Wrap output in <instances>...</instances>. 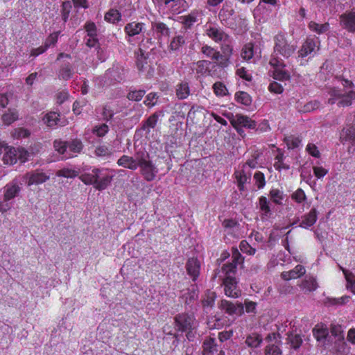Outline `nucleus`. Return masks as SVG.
Listing matches in <instances>:
<instances>
[{
	"instance_id": "f257e3e1",
	"label": "nucleus",
	"mask_w": 355,
	"mask_h": 355,
	"mask_svg": "<svg viewBox=\"0 0 355 355\" xmlns=\"http://www.w3.org/2000/svg\"><path fill=\"white\" fill-rule=\"evenodd\" d=\"M274 55L277 57L278 55L284 58H289L296 51L297 46L295 44L288 42L286 36L282 33L276 35L274 37Z\"/></svg>"
},
{
	"instance_id": "f03ea898",
	"label": "nucleus",
	"mask_w": 355,
	"mask_h": 355,
	"mask_svg": "<svg viewBox=\"0 0 355 355\" xmlns=\"http://www.w3.org/2000/svg\"><path fill=\"white\" fill-rule=\"evenodd\" d=\"M223 284L227 296L237 298L241 295V291L237 288L236 279L230 275L223 277Z\"/></svg>"
},
{
	"instance_id": "7ed1b4c3",
	"label": "nucleus",
	"mask_w": 355,
	"mask_h": 355,
	"mask_svg": "<svg viewBox=\"0 0 355 355\" xmlns=\"http://www.w3.org/2000/svg\"><path fill=\"white\" fill-rule=\"evenodd\" d=\"M270 64L277 69L274 71V78L279 80H286L290 78V74L288 71L282 69L286 67L282 59L278 57H272L270 60Z\"/></svg>"
},
{
	"instance_id": "20e7f679",
	"label": "nucleus",
	"mask_w": 355,
	"mask_h": 355,
	"mask_svg": "<svg viewBox=\"0 0 355 355\" xmlns=\"http://www.w3.org/2000/svg\"><path fill=\"white\" fill-rule=\"evenodd\" d=\"M340 26L349 33L355 32V10L346 11L339 17Z\"/></svg>"
},
{
	"instance_id": "39448f33",
	"label": "nucleus",
	"mask_w": 355,
	"mask_h": 355,
	"mask_svg": "<svg viewBox=\"0 0 355 355\" xmlns=\"http://www.w3.org/2000/svg\"><path fill=\"white\" fill-rule=\"evenodd\" d=\"M234 13L232 3L225 1L218 12V19L223 24L230 27L234 25V23L230 22V20Z\"/></svg>"
},
{
	"instance_id": "423d86ee",
	"label": "nucleus",
	"mask_w": 355,
	"mask_h": 355,
	"mask_svg": "<svg viewBox=\"0 0 355 355\" xmlns=\"http://www.w3.org/2000/svg\"><path fill=\"white\" fill-rule=\"evenodd\" d=\"M105 77L110 80V83H120L125 78V69L119 64H113L112 68L107 69Z\"/></svg>"
},
{
	"instance_id": "0eeeda50",
	"label": "nucleus",
	"mask_w": 355,
	"mask_h": 355,
	"mask_svg": "<svg viewBox=\"0 0 355 355\" xmlns=\"http://www.w3.org/2000/svg\"><path fill=\"white\" fill-rule=\"evenodd\" d=\"M219 308L231 315H241L244 313V306L242 303L234 304L226 300H222L220 301Z\"/></svg>"
},
{
	"instance_id": "6e6552de",
	"label": "nucleus",
	"mask_w": 355,
	"mask_h": 355,
	"mask_svg": "<svg viewBox=\"0 0 355 355\" xmlns=\"http://www.w3.org/2000/svg\"><path fill=\"white\" fill-rule=\"evenodd\" d=\"M194 318L187 313H180L175 317V323L179 331H187L193 326Z\"/></svg>"
},
{
	"instance_id": "1a4fd4ad",
	"label": "nucleus",
	"mask_w": 355,
	"mask_h": 355,
	"mask_svg": "<svg viewBox=\"0 0 355 355\" xmlns=\"http://www.w3.org/2000/svg\"><path fill=\"white\" fill-rule=\"evenodd\" d=\"M139 166L141 175L146 181L151 182L155 180L158 173V169L151 161H148Z\"/></svg>"
},
{
	"instance_id": "9d476101",
	"label": "nucleus",
	"mask_w": 355,
	"mask_h": 355,
	"mask_svg": "<svg viewBox=\"0 0 355 355\" xmlns=\"http://www.w3.org/2000/svg\"><path fill=\"white\" fill-rule=\"evenodd\" d=\"M205 33L207 35L216 42H227L229 36L222 29L216 26L207 27Z\"/></svg>"
},
{
	"instance_id": "9b49d317",
	"label": "nucleus",
	"mask_w": 355,
	"mask_h": 355,
	"mask_svg": "<svg viewBox=\"0 0 355 355\" xmlns=\"http://www.w3.org/2000/svg\"><path fill=\"white\" fill-rule=\"evenodd\" d=\"M25 178L27 180V184L28 186L42 184L49 179V175L38 170L27 173L25 175Z\"/></svg>"
},
{
	"instance_id": "f8f14e48",
	"label": "nucleus",
	"mask_w": 355,
	"mask_h": 355,
	"mask_svg": "<svg viewBox=\"0 0 355 355\" xmlns=\"http://www.w3.org/2000/svg\"><path fill=\"white\" fill-rule=\"evenodd\" d=\"M231 124L233 127H245L250 129H254L256 127V122L252 120L250 117L242 114H236V116L230 120Z\"/></svg>"
},
{
	"instance_id": "ddd939ff",
	"label": "nucleus",
	"mask_w": 355,
	"mask_h": 355,
	"mask_svg": "<svg viewBox=\"0 0 355 355\" xmlns=\"http://www.w3.org/2000/svg\"><path fill=\"white\" fill-rule=\"evenodd\" d=\"M186 269L193 281H196L200 274V263L199 260L196 257L189 258L186 263Z\"/></svg>"
},
{
	"instance_id": "4468645a",
	"label": "nucleus",
	"mask_w": 355,
	"mask_h": 355,
	"mask_svg": "<svg viewBox=\"0 0 355 355\" xmlns=\"http://www.w3.org/2000/svg\"><path fill=\"white\" fill-rule=\"evenodd\" d=\"M144 28V24L142 22L132 21L128 23L124 27V31L129 37L128 42H131L130 37L139 35Z\"/></svg>"
},
{
	"instance_id": "2eb2a0df",
	"label": "nucleus",
	"mask_w": 355,
	"mask_h": 355,
	"mask_svg": "<svg viewBox=\"0 0 355 355\" xmlns=\"http://www.w3.org/2000/svg\"><path fill=\"white\" fill-rule=\"evenodd\" d=\"M306 272V269L302 265H297L293 270L289 271L283 272L281 274V277L283 279L286 281H288L293 279H297L302 275H304Z\"/></svg>"
},
{
	"instance_id": "dca6fc26",
	"label": "nucleus",
	"mask_w": 355,
	"mask_h": 355,
	"mask_svg": "<svg viewBox=\"0 0 355 355\" xmlns=\"http://www.w3.org/2000/svg\"><path fill=\"white\" fill-rule=\"evenodd\" d=\"M317 218L318 211L315 208H312L308 214L302 217V222L299 226L305 229L309 228L315 223Z\"/></svg>"
},
{
	"instance_id": "f3484780",
	"label": "nucleus",
	"mask_w": 355,
	"mask_h": 355,
	"mask_svg": "<svg viewBox=\"0 0 355 355\" xmlns=\"http://www.w3.org/2000/svg\"><path fill=\"white\" fill-rule=\"evenodd\" d=\"M151 28L155 31L158 39L162 37H168L170 35V29L166 24L161 21H154L151 23Z\"/></svg>"
},
{
	"instance_id": "a211bd4d",
	"label": "nucleus",
	"mask_w": 355,
	"mask_h": 355,
	"mask_svg": "<svg viewBox=\"0 0 355 355\" xmlns=\"http://www.w3.org/2000/svg\"><path fill=\"white\" fill-rule=\"evenodd\" d=\"M102 170L99 168H94L92 171L91 173H85L81 175L79 178L80 180L85 184L94 185L95 188V184L98 180V178H100V173H101Z\"/></svg>"
},
{
	"instance_id": "6ab92c4d",
	"label": "nucleus",
	"mask_w": 355,
	"mask_h": 355,
	"mask_svg": "<svg viewBox=\"0 0 355 355\" xmlns=\"http://www.w3.org/2000/svg\"><path fill=\"white\" fill-rule=\"evenodd\" d=\"M299 286L305 292H313L318 288V285L315 277L306 275L299 284Z\"/></svg>"
},
{
	"instance_id": "aec40b11",
	"label": "nucleus",
	"mask_w": 355,
	"mask_h": 355,
	"mask_svg": "<svg viewBox=\"0 0 355 355\" xmlns=\"http://www.w3.org/2000/svg\"><path fill=\"white\" fill-rule=\"evenodd\" d=\"M21 190L20 187L16 182L8 184L4 187V200L8 201L18 195Z\"/></svg>"
},
{
	"instance_id": "412c9836",
	"label": "nucleus",
	"mask_w": 355,
	"mask_h": 355,
	"mask_svg": "<svg viewBox=\"0 0 355 355\" xmlns=\"http://www.w3.org/2000/svg\"><path fill=\"white\" fill-rule=\"evenodd\" d=\"M259 209L261 211V218L262 220L268 218L271 215L270 202L265 196H261L259 199Z\"/></svg>"
},
{
	"instance_id": "4be33fe9",
	"label": "nucleus",
	"mask_w": 355,
	"mask_h": 355,
	"mask_svg": "<svg viewBox=\"0 0 355 355\" xmlns=\"http://www.w3.org/2000/svg\"><path fill=\"white\" fill-rule=\"evenodd\" d=\"M117 164L133 171L138 168V164L136 163V160L134 159V157L128 155L121 156L118 159Z\"/></svg>"
},
{
	"instance_id": "5701e85b",
	"label": "nucleus",
	"mask_w": 355,
	"mask_h": 355,
	"mask_svg": "<svg viewBox=\"0 0 355 355\" xmlns=\"http://www.w3.org/2000/svg\"><path fill=\"white\" fill-rule=\"evenodd\" d=\"M222 54L220 53V60L218 64L220 67H225L228 64L229 58L232 52V48L227 44H222L221 46Z\"/></svg>"
},
{
	"instance_id": "b1692460",
	"label": "nucleus",
	"mask_w": 355,
	"mask_h": 355,
	"mask_svg": "<svg viewBox=\"0 0 355 355\" xmlns=\"http://www.w3.org/2000/svg\"><path fill=\"white\" fill-rule=\"evenodd\" d=\"M313 334L318 341L324 343L329 335V330L324 325L318 324L313 328Z\"/></svg>"
},
{
	"instance_id": "393cba45",
	"label": "nucleus",
	"mask_w": 355,
	"mask_h": 355,
	"mask_svg": "<svg viewBox=\"0 0 355 355\" xmlns=\"http://www.w3.org/2000/svg\"><path fill=\"white\" fill-rule=\"evenodd\" d=\"M315 47V43L312 40H306L298 51L299 57L305 58L311 54Z\"/></svg>"
},
{
	"instance_id": "a878e982",
	"label": "nucleus",
	"mask_w": 355,
	"mask_h": 355,
	"mask_svg": "<svg viewBox=\"0 0 355 355\" xmlns=\"http://www.w3.org/2000/svg\"><path fill=\"white\" fill-rule=\"evenodd\" d=\"M198 15L197 12L193 11L187 15L180 17L181 23L183 24L184 29L191 28L193 24L197 21Z\"/></svg>"
},
{
	"instance_id": "bb28decb",
	"label": "nucleus",
	"mask_w": 355,
	"mask_h": 355,
	"mask_svg": "<svg viewBox=\"0 0 355 355\" xmlns=\"http://www.w3.org/2000/svg\"><path fill=\"white\" fill-rule=\"evenodd\" d=\"M73 76V67L69 63H64L61 65L58 76L59 79L67 80Z\"/></svg>"
},
{
	"instance_id": "cd10ccee",
	"label": "nucleus",
	"mask_w": 355,
	"mask_h": 355,
	"mask_svg": "<svg viewBox=\"0 0 355 355\" xmlns=\"http://www.w3.org/2000/svg\"><path fill=\"white\" fill-rule=\"evenodd\" d=\"M302 338L300 334H295L291 332L287 333L286 343L290 345L292 349H297L302 344Z\"/></svg>"
},
{
	"instance_id": "c85d7f7f",
	"label": "nucleus",
	"mask_w": 355,
	"mask_h": 355,
	"mask_svg": "<svg viewBox=\"0 0 355 355\" xmlns=\"http://www.w3.org/2000/svg\"><path fill=\"white\" fill-rule=\"evenodd\" d=\"M176 96L180 100L187 98L190 94V89L187 82L179 83L176 86Z\"/></svg>"
},
{
	"instance_id": "c756f323",
	"label": "nucleus",
	"mask_w": 355,
	"mask_h": 355,
	"mask_svg": "<svg viewBox=\"0 0 355 355\" xmlns=\"http://www.w3.org/2000/svg\"><path fill=\"white\" fill-rule=\"evenodd\" d=\"M159 118V115L157 112L150 115L143 123L141 130L146 131L149 133L150 129L154 128L156 126Z\"/></svg>"
},
{
	"instance_id": "7c9ffc66",
	"label": "nucleus",
	"mask_w": 355,
	"mask_h": 355,
	"mask_svg": "<svg viewBox=\"0 0 355 355\" xmlns=\"http://www.w3.org/2000/svg\"><path fill=\"white\" fill-rule=\"evenodd\" d=\"M84 145L82 141L79 139H73L70 141H67V148L69 152L74 154L80 153L83 149Z\"/></svg>"
},
{
	"instance_id": "2f4dec72",
	"label": "nucleus",
	"mask_w": 355,
	"mask_h": 355,
	"mask_svg": "<svg viewBox=\"0 0 355 355\" xmlns=\"http://www.w3.org/2000/svg\"><path fill=\"white\" fill-rule=\"evenodd\" d=\"M235 178L236 179L239 191H244L245 184L250 179V176H248L244 170L242 171H236L234 172Z\"/></svg>"
},
{
	"instance_id": "473e14b6",
	"label": "nucleus",
	"mask_w": 355,
	"mask_h": 355,
	"mask_svg": "<svg viewBox=\"0 0 355 355\" xmlns=\"http://www.w3.org/2000/svg\"><path fill=\"white\" fill-rule=\"evenodd\" d=\"M201 52L207 58H210L212 60L219 61L220 56V53L214 48L205 45L201 48Z\"/></svg>"
},
{
	"instance_id": "72a5a7b5",
	"label": "nucleus",
	"mask_w": 355,
	"mask_h": 355,
	"mask_svg": "<svg viewBox=\"0 0 355 355\" xmlns=\"http://www.w3.org/2000/svg\"><path fill=\"white\" fill-rule=\"evenodd\" d=\"M112 180V176L108 175L101 176L100 175V178H98V180L95 184V189L98 191L105 189L110 184Z\"/></svg>"
},
{
	"instance_id": "f704fd0d",
	"label": "nucleus",
	"mask_w": 355,
	"mask_h": 355,
	"mask_svg": "<svg viewBox=\"0 0 355 355\" xmlns=\"http://www.w3.org/2000/svg\"><path fill=\"white\" fill-rule=\"evenodd\" d=\"M203 355H211L214 351H216V345L214 338H209L203 343Z\"/></svg>"
},
{
	"instance_id": "c9c22d12",
	"label": "nucleus",
	"mask_w": 355,
	"mask_h": 355,
	"mask_svg": "<svg viewBox=\"0 0 355 355\" xmlns=\"http://www.w3.org/2000/svg\"><path fill=\"white\" fill-rule=\"evenodd\" d=\"M262 343V338L259 334H252L247 336L245 340L246 345L252 348L258 347Z\"/></svg>"
},
{
	"instance_id": "e433bc0d",
	"label": "nucleus",
	"mask_w": 355,
	"mask_h": 355,
	"mask_svg": "<svg viewBox=\"0 0 355 355\" xmlns=\"http://www.w3.org/2000/svg\"><path fill=\"white\" fill-rule=\"evenodd\" d=\"M309 28H310L311 31L318 34H322L326 33L329 30V23L320 24L315 21H311L309 24Z\"/></svg>"
},
{
	"instance_id": "4c0bfd02",
	"label": "nucleus",
	"mask_w": 355,
	"mask_h": 355,
	"mask_svg": "<svg viewBox=\"0 0 355 355\" xmlns=\"http://www.w3.org/2000/svg\"><path fill=\"white\" fill-rule=\"evenodd\" d=\"M355 99V92L350 91L349 92H345L342 96L341 98L338 103L339 106L345 107L349 106L352 104V101Z\"/></svg>"
},
{
	"instance_id": "58836bf2",
	"label": "nucleus",
	"mask_w": 355,
	"mask_h": 355,
	"mask_svg": "<svg viewBox=\"0 0 355 355\" xmlns=\"http://www.w3.org/2000/svg\"><path fill=\"white\" fill-rule=\"evenodd\" d=\"M149 154L144 149H140L137 150L135 154L134 159L136 160V163L139 165H141L148 161Z\"/></svg>"
},
{
	"instance_id": "ea45409f",
	"label": "nucleus",
	"mask_w": 355,
	"mask_h": 355,
	"mask_svg": "<svg viewBox=\"0 0 355 355\" xmlns=\"http://www.w3.org/2000/svg\"><path fill=\"white\" fill-rule=\"evenodd\" d=\"M18 119V113L16 110H9L2 116V120L6 125H10Z\"/></svg>"
},
{
	"instance_id": "a19ab883",
	"label": "nucleus",
	"mask_w": 355,
	"mask_h": 355,
	"mask_svg": "<svg viewBox=\"0 0 355 355\" xmlns=\"http://www.w3.org/2000/svg\"><path fill=\"white\" fill-rule=\"evenodd\" d=\"M235 98L238 103L245 105H250L252 103L251 96L245 92H238L235 94Z\"/></svg>"
},
{
	"instance_id": "79ce46f5",
	"label": "nucleus",
	"mask_w": 355,
	"mask_h": 355,
	"mask_svg": "<svg viewBox=\"0 0 355 355\" xmlns=\"http://www.w3.org/2000/svg\"><path fill=\"white\" fill-rule=\"evenodd\" d=\"M3 160L4 164L10 165L14 164L17 162V159L15 148H10L3 155Z\"/></svg>"
},
{
	"instance_id": "37998d69",
	"label": "nucleus",
	"mask_w": 355,
	"mask_h": 355,
	"mask_svg": "<svg viewBox=\"0 0 355 355\" xmlns=\"http://www.w3.org/2000/svg\"><path fill=\"white\" fill-rule=\"evenodd\" d=\"M148 55H146L144 51L139 49L137 53V67L139 71H143L144 65L147 64L146 60Z\"/></svg>"
},
{
	"instance_id": "c03bdc74",
	"label": "nucleus",
	"mask_w": 355,
	"mask_h": 355,
	"mask_svg": "<svg viewBox=\"0 0 355 355\" xmlns=\"http://www.w3.org/2000/svg\"><path fill=\"white\" fill-rule=\"evenodd\" d=\"M60 115L56 112H51L46 115L44 118V123L49 127H53L58 124V121L60 120Z\"/></svg>"
},
{
	"instance_id": "a18cd8bd",
	"label": "nucleus",
	"mask_w": 355,
	"mask_h": 355,
	"mask_svg": "<svg viewBox=\"0 0 355 355\" xmlns=\"http://www.w3.org/2000/svg\"><path fill=\"white\" fill-rule=\"evenodd\" d=\"M185 43V40L184 36L178 35L173 38L170 44V49L172 51L178 50L182 46H183Z\"/></svg>"
},
{
	"instance_id": "49530a36",
	"label": "nucleus",
	"mask_w": 355,
	"mask_h": 355,
	"mask_svg": "<svg viewBox=\"0 0 355 355\" xmlns=\"http://www.w3.org/2000/svg\"><path fill=\"white\" fill-rule=\"evenodd\" d=\"M254 55V46L252 43L246 44L241 51V56L246 60H250Z\"/></svg>"
},
{
	"instance_id": "de8ad7c7",
	"label": "nucleus",
	"mask_w": 355,
	"mask_h": 355,
	"mask_svg": "<svg viewBox=\"0 0 355 355\" xmlns=\"http://www.w3.org/2000/svg\"><path fill=\"white\" fill-rule=\"evenodd\" d=\"M121 13L117 10L111 9L105 15V20L115 23L120 20Z\"/></svg>"
},
{
	"instance_id": "09e8293b",
	"label": "nucleus",
	"mask_w": 355,
	"mask_h": 355,
	"mask_svg": "<svg viewBox=\"0 0 355 355\" xmlns=\"http://www.w3.org/2000/svg\"><path fill=\"white\" fill-rule=\"evenodd\" d=\"M78 173L71 168H64L56 172V175L58 177H64L67 178H73L78 176Z\"/></svg>"
},
{
	"instance_id": "8fccbe9b",
	"label": "nucleus",
	"mask_w": 355,
	"mask_h": 355,
	"mask_svg": "<svg viewBox=\"0 0 355 355\" xmlns=\"http://www.w3.org/2000/svg\"><path fill=\"white\" fill-rule=\"evenodd\" d=\"M17 159H19L21 162L27 161L31 155V153L22 147L15 148Z\"/></svg>"
},
{
	"instance_id": "3c124183",
	"label": "nucleus",
	"mask_w": 355,
	"mask_h": 355,
	"mask_svg": "<svg viewBox=\"0 0 355 355\" xmlns=\"http://www.w3.org/2000/svg\"><path fill=\"white\" fill-rule=\"evenodd\" d=\"M270 196L272 202L277 205H282L284 198L283 192L279 189H272L270 191Z\"/></svg>"
},
{
	"instance_id": "603ef678",
	"label": "nucleus",
	"mask_w": 355,
	"mask_h": 355,
	"mask_svg": "<svg viewBox=\"0 0 355 355\" xmlns=\"http://www.w3.org/2000/svg\"><path fill=\"white\" fill-rule=\"evenodd\" d=\"M211 62L205 60L198 61L196 64L197 66L196 72L197 73L204 74L209 71V67Z\"/></svg>"
},
{
	"instance_id": "864d4df0",
	"label": "nucleus",
	"mask_w": 355,
	"mask_h": 355,
	"mask_svg": "<svg viewBox=\"0 0 355 355\" xmlns=\"http://www.w3.org/2000/svg\"><path fill=\"white\" fill-rule=\"evenodd\" d=\"M216 294L215 292L208 291L205 295V298L202 301L204 306L212 307L214 304Z\"/></svg>"
},
{
	"instance_id": "5fc2aeb1",
	"label": "nucleus",
	"mask_w": 355,
	"mask_h": 355,
	"mask_svg": "<svg viewBox=\"0 0 355 355\" xmlns=\"http://www.w3.org/2000/svg\"><path fill=\"white\" fill-rule=\"evenodd\" d=\"M284 141L286 144V146L288 149H294L299 147L301 144V140L298 137H295L293 136L286 137L284 139Z\"/></svg>"
},
{
	"instance_id": "6e6d98bb",
	"label": "nucleus",
	"mask_w": 355,
	"mask_h": 355,
	"mask_svg": "<svg viewBox=\"0 0 355 355\" xmlns=\"http://www.w3.org/2000/svg\"><path fill=\"white\" fill-rule=\"evenodd\" d=\"M255 184L259 189H263L266 185L265 175L261 171H257L254 174Z\"/></svg>"
},
{
	"instance_id": "4d7b16f0",
	"label": "nucleus",
	"mask_w": 355,
	"mask_h": 355,
	"mask_svg": "<svg viewBox=\"0 0 355 355\" xmlns=\"http://www.w3.org/2000/svg\"><path fill=\"white\" fill-rule=\"evenodd\" d=\"M145 94L146 91L143 89L131 91L128 94L127 98L130 101H139Z\"/></svg>"
},
{
	"instance_id": "13d9d810",
	"label": "nucleus",
	"mask_w": 355,
	"mask_h": 355,
	"mask_svg": "<svg viewBox=\"0 0 355 355\" xmlns=\"http://www.w3.org/2000/svg\"><path fill=\"white\" fill-rule=\"evenodd\" d=\"M53 147L60 154H64L67 149V141H63L60 139H56L53 142Z\"/></svg>"
},
{
	"instance_id": "bf43d9fd",
	"label": "nucleus",
	"mask_w": 355,
	"mask_h": 355,
	"mask_svg": "<svg viewBox=\"0 0 355 355\" xmlns=\"http://www.w3.org/2000/svg\"><path fill=\"white\" fill-rule=\"evenodd\" d=\"M213 89H214V93L217 96H223L226 95V94L227 92V89L225 85L223 83H222L221 82H216V83H214L213 85Z\"/></svg>"
},
{
	"instance_id": "052dcab7",
	"label": "nucleus",
	"mask_w": 355,
	"mask_h": 355,
	"mask_svg": "<svg viewBox=\"0 0 355 355\" xmlns=\"http://www.w3.org/2000/svg\"><path fill=\"white\" fill-rule=\"evenodd\" d=\"M239 248L242 252L249 255H253L256 252V249L250 245L246 241H242L240 243Z\"/></svg>"
},
{
	"instance_id": "680f3d73",
	"label": "nucleus",
	"mask_w": 355,
	"mask_h": 355,
	"mask_svg": "<svg viewBox=\"0 0 355 355\" xmlns=\"http://www.w3.org/2000/svg\"><path fill=\"white\" fill-rule=\"evenodd\" d=\"M95 155L98 157H105L112 155L111 150L106 146H97L94 150Z\"/></svg>"
},
{
	"instance_id": "e2e57ef3",
	"label": "nucleus",
	"mask_w": 355,
	"mask_h": 355,
	"mask_svg": "<svg viewBox=\"0 0 355 355\" xmlns=\"http://www.w3.org/2000/svg\"><path fill=\"white\" fill-rule=\"evenodd\" d=\"M30 135V132L27 129L19 128L15 129L12 132V136L16 139L26 138Z\"/></svg>"
},
{
	"instance_id": "0e129e2a",
	"label": "nucleus",
	"mask_w": 355,
	"mask_h": 355,
	"mask_svg": "<svg viewBox=\"0 0 355 355\" xmlns=\"http://www.w3.org/2000/svg\"><path fill=\"white\" fill-rule=\"evenodd\" d=\"M198 292L195 290L194 288H192L191 289H189L187 293H185V302L187 304H189L193 301H195L198 299Z\"/></svg>"
},
{
	"instance_id": "69168bd1",
	"label": "nucleus",
	"mask_w": 355,
	"mask_h": 355,
	"mask_svg": "<svg viewBox=\"0 0 355 355\" xmlns=\"http://www.w3.org/2000/svg\"><path fill=\"white\" fill-rule=\"evenodd\" d=\"M266 355H279L282 354L280 348L275 345H269L265 349Z\"/></svg>"
},
{
	"instance_id": "338daca9",
	"label": "nucleus",
	"mask_w": 355,
	"mask_h": 355,
	"mask_svg": "<svg viewBox=\"0 0 355 355\" xmlns=\"http://www.w3.org/2000/svg\"><path fill=\"white\" fill-rule=\"evenodd\" d=\"M236 263H225L222 267V272L227 276L231 273H234L236 272Z\"/></svg>"
},
{
	"instance_id": "774afa93",
	"label": "nucleus",
	"mask_w": 355,
	"mask_h": 355,
	"mask_svg": "<svg viewBox=\"0 0 355 355\" xmlns=\"http://www.w3.org/2000/svg\"><path fill=\"white\" fill-rule=\"evenodd\" d=\"M109 130V127L105 123L99 126H95L93 132L96 133L98 137H103Z\"/></svg>"
}]
</instances>
